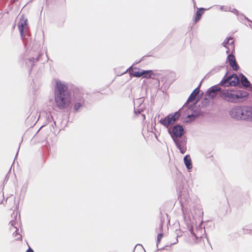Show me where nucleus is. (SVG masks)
I'll return each mask as SVG.
<instances>
[{"mask_svg":"<svg viewBox=\"0 0 252 252\" xmlns=\"http://www.w3.org/2000/svg\"><path fill=\"white\" fill-rule=\"evenodd\" d=\"M67 86L60 81H57L55 88V101L57 106L61 109L68 107L71 103V98L67 90Z\"/></svg>","mask_w":252,"mask_h":252,"instance_id":"f257e3e1","label":"nucleus"},{"mask_svg":"<svg viewBox=\"0 0 252 252\" xmlns=\"http://www.w3.org/2000/svg\"><path fill=\"white\" fill-rule=\"evenodd\" d=\"M248 95L246 91L230 89L222 90L220 94V97L224 100L234 103L243 101Z\"/></svg>","mask_w":252,"mask_h":252,"instance_id":"f03ea898","label":"nucleus"},{"mask_svg":"<svg viewBox=\"0 0 252 252\" xmlns=\"http://www.w3.org/2000/svg\"><path fill=\"white\" fill-rule=\"evenodd\" d=\"M244 105H238L232 107L229 110L230 116L237 120H244Z\"/></svg>","mask_w":252,"mask_h":252,"instance_id":"7ed1b4c3","label":"nucleus"},{"mask_svg":"<svg viewBox=\"0 0 252 252\" xmlns=\"http://www.w3.org/2000/svg\"><path fill=\"white\" fill-rule=\"evenodd\" d=\"M129 71L130 75L136 77H140L142 76L144 78H153L152 76H155L151 70H144L137 67L132 68L131 67L127 69V71Z\"/></svg>","mask_w":252,"mask_h":252,"instance_id":"20e7f679","label":"nucleus"},{"mask_svg":"<svg viewBox=\"0 0 252 252\" xmlns=\"http://www.w3.org/2000/svg\"><path fill=\"white\" fill-rule=\"evenodd\" d=\"M180 116V113L179 112H176L173 114L169 115L164 119H161L159 121V122L162 125L169 128V127L176 122L179 119Z\"/></svg>","mask_w":252,"mask_h":252,"instance_id":"39448f33","label":"nucleus"},{"mask_svg":"<svg viewBox=\"0 0 252 252\" xmlns=\"http://www.w3.org/2000/svg\"><path fill=\"white\" fill-rule=\"evenodd\" d=\"M239 80L235 74L225 78L221 81L220 84L225 87L235 86L239 83Z\"/></svg>","mask_w":252,"mask_h":252,"instance_id":"423d86ee","label":"nucleus"},{"mask_svg":"<svg viewBox=\"0 0 252 252\" xmlns=\"http://www.w3.org/2000/svg\"><path fill=\"white\" fill-rule=\"evenodd\" d=\"M27 22V19L22 16L19 22L18 28L22 37L26 36L28 28Z\"/></svg>","mask_w":252,"mask_h":252,"instance_id":"0eeeda50","label":"nucleus"},{"mask_svg":"<svg viewBox=\"0 0 252 252\" xmlns=\"http://www.w3.org/2000/svg\"><path fill=\"white\" fill-rule=\"evenodd\" d=\"M168 130L173 139L175 137H181L184 133L183 127L179 125L175 126L172 129L168 128Z\"/></svg>","mask_w":252,"mask_h":252,"instance_id":"6e6552de","label":"nucleus"},{"mask_svg":"<svg viewBox=\"0 0 252 252\" xmlns=\"http://www.w3.org/2000/svg\"><path fill=\"white\" fill-rule=\"evenodd\" d=\"M11 225L10 229L12 232H13V236L15 238V240H19L21 239L22 236L21 234L17 232V226H18V222L15 220H11L10 222Z\"/></svg>","mask_w":252,"mask_h":252,"instance_id":"1a4fd4ad","label":"nucleus"},{"mask_svg":"<svg viewBox=\"0 0 252 252\" xmlns=\"http://www.w3.org/2000/svg\"><path fill=\"white\" fill-rule=\"evenodd\" d=\"M223 45L227 49V50L226 51V53L227 54L230 52H232L234 50V44L232 38L230 37L225 39L223 42Z\"/></svg>","mask_w":252,"mask_h":252,"instance_id":"9d476101","label":"nucleus"},{"mask_svg":"<svg viewBox=\"0 0 252 252\" xmlns=\"http://www.w3.org/2000/svg\"><path fill=\"white\" fill-rule=\"evenodd\" d=\"M244 120L252 122V107L245 106Z\"/></svg>","mask_w":252,"mask_h":252,"instance_id":"9b49d317","label":"nucleus"},{"mask_svg":"<svg viewBox=\"0 0 252 252\" xmlns=\"http://www.w3.org/2000/svg\"><path fill=\"white\" fill-rule=\"evenodd\" d=\"M199 92V90L198 88H196L193 92L191 94L189 97L187 102H192L193 104H195L198 101V98L196 97L197 95Z\"/></svg>","mask_w":252,"mask_h":252,"instance_id":"f8f14e48","label":"nucleus"},{"mask_svg":"<svg viewBox=\"0 0 252 252\" xmlns=\"http://www.w3.org/2000/svg\"><path fill=\"white\" fill-rule=\"evenodd\" d=\"M227 60L230 65L234 70H237L238 69L239 66L236 63L234 56L232 54H229L227 57Z\"/></svg>","mask_w":252,"mask_h":252,"instance_id":"ddd939ff","label":"nucleus"},{"mask_svg":"<svg viewBox=\"0 0 252 252\" xmlns=\"http://www.w3.org/2000/svg\"><path fill=\"white\" fill-rule=\"evenodd\" d=\"M220 90V88L218 86H214L211 87L208 91V94L211 98H214L216 96L217 92Z\"/></svg>","mask_w":252,"mask_h":252,"instance_id":"4468645a","label":"nucleus"},{"mask_svg":"<svg viewBox=\"0 0 252 252\" xmlns=\"http://www.w3.org/2000/svg\"><path fill=\"white\" fill-rule=\"evenodd\" d=\"M174 141L180 152L182 154H184L186 151V147L185 142L176 139H174Z\"/></svg>","mask_w":252,"mask_h":252,"instance_id":"2eb2a0df","label":"nucleus"},{"mask_svg":"<svg viewBox=\"0 0 252 252\" xmlns=\"http://www.w3.org/2000/svg\"><path fill=\"white\" fill-rule=\"evenodd\" d=\"M184 162L188 169L192 168L191 159L189 155H186L184 158Z\"/></svg>","mask_w":252,"mask_h":252,"instance_id":"dca6fc26","label":"nucleus"},{"mask_svg":"<svg viewBox=\"0 0 252 252\" xmlns=\"http://www.w3.org/2000/svg\"><path fill=\"white\" fill-rule=\"evenodd\" d=\"M204 10L205 9L203 8H200L197 11L196 15L194 19V22L195 23H196L198 21L200 20L202 15L203 14Z\"/></svg>","mask_w":252,"mask_h":252,"instance_id":"f3484780","label":"nucleus"},{"mask_svg":"<svg viewBox=\"0 0 252 252\" xmlns=\"http://www.w3.org/2000/svg\"><path fill=\"white\" fill-rule=\"evenodd\" d=\"M241 82L242 84L245 87H248L250 85V82L248 80L247 78L244 75L242 76Z\"/></svg>","mask_w":252,"mask_h":252,"instance_id":"a211bd4d","label":"nucleus"},{"mask_svg":"<svg viewBox=\"0 0 252 252\" xmlns=\"http://www.w3.org/2000/svg\"><path fill=\"white\" fill-rule=\"evenodd\" d=\"M162 236H163V234H159L158 236V238H157V245H158V243H160V240L161 239H162Z\"/></svg>","mask_w":252,"mask_h":252,"instance_id":"6ab92c4d","label":"nucleus"},{"mask_svg":"<svg viewBox=\"0 0 252 252\" xmlns=\"http://www.w3.org/2000/svg\"><path fill=\"white\" fill-rule=\"evenodd\" d=\"M82 106V104L80 103H77L74 105V109L76 110H78Z\"/></svg>","mask_w":252,"mask_h":252,"instance_id":"aec40b11","label":"nucleus"},{"mask_svg":"<svg viewBox=\"0 0 252 252\" xmlns=\"http://www.w3.org/2000/svg\"><path fill=\"white\" fill-rule=\"evenodd\" d=\"M26 252H34L32 249H31L30 248Z\"/></svg>","mask_w":252,"mask_h":252,"instance_id":"412c9836","label":"nucleus"},{"mask_svg":"<svg viewBox=\"0 0 252 252\" xmlns=\"http://www.w3.org/2000/svg\"><path fill=\"white\" fill-rule=\"evenodd\" d=\"M191 233L193 235H194L196 237H199L198 236H197V234H194V233H193V232H191Z\"/></svg>","mask_w":252,"mask_h":252,"instance_id":"4be33fe9","label":"nucleus"},{"mask_svg":"<svg viewBox=\"0 0 252 252\" xmlns=\"http://www.w3.org/2000/svg\"><path fill=\"white\" fill-rule=\"evenodd\" d=\"M234 13H236V14H237L238 13V11L237 10H234V11H233Z\"/></svg>","mask_w":252,"mask_h":252,"instance_id":"5701e85b","label":"nucleus"},{"mask_svg":"<svg viewBox=\"0 0 252 252\" xmlns=\"http://www.w3.org/2000/svg\"><path fill=\"white\" fill-rule=\"evenodd\" d=\"M221 10H223V9H224L223 7H221Z\"/></svg>","mask_w":252,"mask_h":252,"instance_id":"b1692460","label":"nucleus"}]
</instances>
